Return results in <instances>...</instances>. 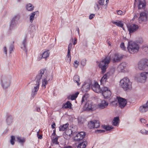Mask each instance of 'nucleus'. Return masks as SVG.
<instances>
[{
  "mask_svg": "<svg viewBox=\"0 0 148 148\" xmlns=\"http://www.w3.org/2000/svg\"><path fill=\"white\" fill-rule=\"evenodd\" d=\"M44 71L42 70L41 71L40 74L39 75H37L34 81L31 83H33L32 84V86L34 88L32 89V95L33 97L37 94V92L39 89L40 81L41 79L42 75L44 74Z\"/></svg>",
  "mask_w": 148,
  "mask_h": 148,
  "instance_id": "nucleus-1",
  "label": "nucleus"
},
{
  "mask_svg": "<svg viewBox=\"0 0 148 148\" xmlns=\"http://www.w3.org/2000/svg\"><path fill=\"white\" fill-rule=\"evenodd\" d=\"M111 60L110 56H106L105 58H102L99 63V66L101 70V73L103 74L106 71V69L108 66V64Z\"/></svg>",
  "mask_w": 148,
  "mask_h": 148,
  "instance_id": "nucleus-2",
  "label": "nucleus"
},
{
  "mask_svg": "<svg viewBox=\"0 0 148 148\" xmlns=\"http://www.w3.org/2000/svg\"><path fill=\"white\" fill-rule=\"evenodd\" d=\"M120 84L125 91H128L132 89V83L127 77H125L121 80Z\"/></svg>",
  "mask_w": 148,
  "mask_h": 148,
  "instance_id": "nucleus-3",
  "label": "nucleus"
},
{
  "mask_svg": "<svg viewBox=\"0 0 148 148\" xmlns=\"http://www.w3.org/2000/svg\"><path fill=\"white\" fill-rule=\"evenodd\" d=\"M136 68L140 71L148 70V59L147 58H143L138 62Z\"/></svg>",
  "mask_w": 148,
  "mask_h": 148,
  "instance_id": "nucleus-4",
  "label": "nucleus"
},
{
  "mask_svg": "<svg viewBox=\"0 0 148 148\" xmlns=\"http://www.w3.org/2000/svg\"><path fill=\"white\" fill-rule=\"evenodd\" d=\"M127 50L131 54L137 53L139 49V47L138 44L135 42L130 41L128 42Z\"/></svg>",
  "mask_w": 148,
  "mask_h": 148,
  "instance_id": "nucleus-5",
  "label": "nucleus"
},
{
  "mask_svg": "<svg viewBox=\"0 0 148 148\" xmlns=\"http://www.w3.org/2000/svg\"><path fill=\"white\" fill-rule=\"evenodd\" d=\"M100 125L99 121L94 120L90 121L88 122V127L90 129L97 128L100 127Z\"/></svg>",
  "mask_w": 148,
  "mask_h": 148,
  "instance_id": "nucleus-6",
  "label": "nucleus"
},
{
  "mask_svg": "<svg viewBox=\"0 0 148 148\" xmlns=\"http://www.w3.org/2000/svg\"><path fill=\"white\" fill-rule=\"evenodd\" d=\"M102 93L103 96L105 99L109 98L111 95V92L108 88L106 87H103L102 88Z\"/></svg>",
  "mask_w": 148,
  "mask_h": 148,
  "instance_id": "nucleus-7",
  "label": "nucleus"
},
{
  "mask_svg": "<svg viewBox=\"0 0 148 148\" xmlns=\"http://www.w3.org/2000/svg\"><path fill=\"white\" fill-rule=\"evenodd\" d=\"M94 105L91 101H88L83 107L84 110L86 111L93 110L94 109Z\"/></svg>",
  "mask_w": 148,
  "mask_h": 148,
  "instance_id": "nucleus-8",
  "label": "nucleus"
},
{
  "mask_svg": "<svg viewBox=\"0 0 148 148\" xmlns=\"http://www.w3.org/2000/svg\"><path fill=\"white\" fill-rule=\"evenodd\" d=\"M86 133L84 132H81L76 134L75 132L74 139L75 141H79L82 140L85 137Z\"/></svg>",
  "mask_w": 148,
  "mask_h": 148,
  "instance_id": "nucleus-9",
  "label": "nucleus"
},
{
  "mask_svg": "<svg viewBox=\"0 0 148 148\" xmlns=\"http://www.w3.org/2000/svg\"><path fill=\"white\" fill-rule=\"evenodd\" d=\"M42 70L44 71V74H42V76L41 77V78L42 77V86L44 87V88H45L46 87V85L48 83V82L47 80V75H46V70L45 69L40 70L39 72V73L37 75H40V74L41 71Z\"/></svg>",
  "mask_w": 148,
  "mask_h": 148,
  "instance_id": "nucleus-10",
  "label": "nucleus"
},
{
  "mask_svg": "<svg viewBox=\"0 0 148 148\" xmlns=\"http://www.w3.org/2000/svg\"><path fill=\"white\" fill-rule=\"evenodd\" d=\"M123 57V55L119 53H115L112 57V61L113 63L121 61Z\"/></svg>",
  "mask_w": 148,
  "mask_h": 148,
  "instance_id": "nucleus-11",
  "label": "nucleus"
},
{
  "mask_svg": "<svg viewBox=\"0 0 148 148\" xmlns=\"http://www.w3.org/2000/svg\"><path fill=\"white\" fill-rule=\"evenodd\" d=\"M116 98L117 99L119 107L121 108H123L126 105L127 101L125 99L121 97H117Z\"/></svg>",
  "mask_w": 148,
  "mask_h": 148,
  "instance_id": "nucleus-12",
  "label": "nucleus"
},
{
  "mask_svg": "<svg viewBox=\"0 0 148 148\" xmlns=\"http://www.w3.org/2000/svg\"><path fill=\"white\" fill-rule=\"evenodd\" d=\"M147 78V72H142L140 76L138 78V81L140 82H144Z\"/></svg>",
  "mask_w": 148,
  "mask_h": 148,
  "instance_id": "nucleus-13",
  "label": "nucleus"
},
{
  "mask_svg": "<svg viewBox=\"0 0 148 148\" xmlns=\"http://www.w3.org/2000/svg\"><path fill=\"white\" fill-rule=\"evenodd\" d=\"M128 30L130 33H132L138 30L139 27L137 25L132 24L127 25Z\"/></svg>",
  "mask_w": 148,
  "mask_h": 148,
  "instance_id": "nucleus-14",
  "label": "nucleus"
},
{
  "mask_svg": "<svg viewBox=\"0 0 148 148\" xmlns=\"http://www.w3.org/2000/svg\"><path fill=\"white\" fill-rule=\"evenodd\" d=\"M75 132H73L71 129L66 130L64 134V137L66 139H69L74 134Z\"/></svg>",
  "mask_w": 148,
  "mask_h": 148,
  "instance_id": "nucleus-15",
  "label": "nucleus"
},
{
  "mask_svg": "<svg viewBox=\"0 0 148 148\" xmlns=\"http://www.w3.org/2000/svg\"><path fill=\"white\" fill-rule=\"evenodd\" d=\"M147 13L146 12H143L140 14V16L139 18V21H145L147 20Z\"/></svg>",
  "mask_w": 148,
  "mask_h": 148,
  "instance_id": "nucleus-16",
  "label": "nucleus"
},
{
  "mask_svg": "<svg viewBox=\"0 0 148 148\" xmlns=\"http://www.w3.org/2000/svg\"><path fill=\"white\" fill-rule=\"evenodd\" d=\"M1 84L3 88H7L9 85L8 80L7 79V78L5 76L2 77Z\"/></svg>",
  "mask_w": 148,
  "mask_h": 148,
  "instance_id": "nucleus-17",
  "label": "nucleus"
},
{
  "mask_svg": "<svg viewBox=\"0 0 148 148\" xmlns=\"http://www.w3.org/2000/svg\"><path fill=\"white\" fill-rule=\"evenodd\" d=\"M91 88L94 92L97 93H101L102 91V88H100L99 85L97 82H95L93 86H92Z\"/></svg>",
  "mask_w": 148,
  "mask_h": 148,
  "instance_id": "nucleus-18",
  "label": "nucleus"
},
{
  "mask_svg": "<svg viewBox=\"0 0 148 148\" xmlns=\"http://www.w3.org/2000/svg\"><path fill=\"white\" fill-rule=\"evenodd\" d=\"M140 112L142 113L145 112L148 110V101L146 103L140 106L139 109Z\"/></svg>",
  "mask_w": 148,
  "mask_h": 148,
  "instance_id": "nucleus-19",
  "label": "nucleus"
},
{
  "mask_svg": "<svg viewBox=\"0 0 148 148\" xmlns=\"http://www.w3.org/2000/svg\"><path fill=\"white\" fill-rule=\"evenodd\" d=\"M90 84L84 82L82 86V89L83 92H87L90 89Z\"/></svg>",
  "mask_w": 148,
  "mask_h": 148,
  "instance_id": "nucleus-20",
  "label": "nucleus"
},
{
  "mask_svg": "<svg viewBox=\"0 0 148 148\" xmlns=\"http://www.w3.org/2000/svg\"><path fill=\"white\" fill-rule=\"evenodd\" d=\"M108 103L105 100H102L100 103L98 104L99 107L101 109H103L105 108L108 106Z\"/></svg>",
  "mask_w": 148,
  "mask_h": 148,
  "instance_id": "nucleus-21",
  "label": "nucleus"
},
{
  "mask_svg": "<svg viewBox=\"0 0 148 148\" xmlns=\"http://www.w3.org/2000/svg\"><path fill=\"white\" fill-rule=\"evenodd\" d=\"M126 64L125 62H122L121 63L117 68V70L119 72H122L126 67Z\"/></svg>",
  "mask_w": 148,
  "mask_h": 148,
  "instance_id": "nucleus-22",
  "label": "nucleus"
},
{
  "mask_svg": "<svg viewBox=\"0 0 148 148\" xmlns=\"http://www.w3.org/2000/svg\"><path fill=\"white\" fill-rule=\"evenodd\" d=\"M146 2L145 0H139L138 8L141 9L144 8L146 6Z\"/></svg>",
  "mask_w": 148,
  "mask_h": 148,
  "instance_id": "nucleus-23",
  "label": "nucleus"
},
{
  "mask_svg": "<svg viewBox=\"0 0 148 148\" xmlns=\"http://www.w3.org/2000/svg\"><path fill=\"white\" fill-rule=\"evenodd\" d=\"M38 11H36L33 12L29 15V20L30 22L32 23L34 18L35 15L37 13L38 14Z\"/></svg>",
  "mask_w": 148,
  "mask_h": 148,
  "instance_id": "nucleus-24",
  "label": "nucleus"
},
{
  "mask_svg": "<svg viewBox=\"0 0 148 148\" xmlns=\"http://www.w3.org/2000/svg\"><path fill=\"white\" fill-rule=\"evenodd\" d=\"M34 6L31 3H29L26 5V10L29 11H32L34 10Z\"/></svg>",
  "mask_w": 148,
  "mask_h": 148,
  "instance_id": "nucleus-25",
  "label": "nucleus"
},
{
  "mask_svg": "<svg viewBox=\"0 0 148 148\" xmlns=\"http://www.w3.org/2000/svg\"><path fill=\"white\" fill-rule=\"evenodd\" d=\"M119 117H114L112 121V125L114 126H116L119 124Z\"/></svg>",
  "mask_w": 148,
  "mask_h": 148,
  "instance_id": "nucleus-26",
  "label": "nucleus"
},
{
  "mask_svg": "<svg viewBox=\"0 0 148 148\" xmlns=\"http://www.w3.org/2000/svg\"><path fill=\"white\" fill-rule=\"evenodd\" d=\"M49 53H48V51H44L42 55L41 58H38V60H40L42 58H46L47 57L49 56Z\"/></svg>",
  "mask_w": 148,
  "mask_h": 148,
  "instance_id": "nucleus-27",
  "label": "nucleus"
},
{
  "mask_svg": "<svg viewBox=\"0 0 148 148\" xmlns=\"http://www.w3.org/2000/svg\"><path fill=\"white\" fill-rule=\"evenodd\" d=\"M87 143L86 141L83 142L79 144L77 146V148H85Z\"/></svg>",
  "mask_w": 148,
  "mask_h": 148,
  "instance_id": "nucleus-28",
  "label": "nucleus"
},
{
  "mask_svg": "<svg viewBox=\"0 0 148 148\" xmlns=\"http://www.w3.org/2000/svg\"><path fill=\"white\" fill-rule=\"evenodd\" d=\"M68 125L69 124L66 123L62 126H60L59 127L60 131H64L66 129Z\"/></svg>",
  "mask_w": 148,
  "mask_h": 148,
  "instance_id": "nucleus-29",
  "label": "nucleus"
},
{
  "mask_svg": "<svg viewBox=\"0 0 148 148\" xmlns=\"http://www.w3.org/2000/svg\"><path fill=\"white\" fill-rule=\"evenodd\" d=\"M109 1V0H99V3L100 5H106Z\"/></svg>",
  "mask_w": 148,
  "mask_h": 148,
  "instance_id": "nucleus-30",
  "label": "nucleus"
},
{
  "mask_svg": "<svg viewBox=\"0 0 148 148\" xmlns=\"http://www.w3.org/2000/svg\"><path fill=\"white\" fill-rule=\"evenodd\" d=\"M72 104L69 101L67 102L63 106V107L65 108H71Z\"/></svg>",
  "mask_w": 148,
  "mask_h": 148,
  "instance_id": "nucleus-31",
  "label": "nucleus"
},
{
  "mask_svg": "<svg viewBox=\"0 0 148 148\" xmlns=\"http://www.w3.org/2000/svg\"><path fill=\"white\" fill-rule=\"evenodd\" d=\"M26 41L27 40L26 38H25L22 42V45H23V47L22 46L21 47V48L24 51H25L26 50Z\"/></svg>",
  "mask_w": 148,
  "mask_h": 148,
  "instance_id": "nucleus-32",
  "label": "nucleus"
},
{
  "mask_svg": "<svg viewBox=\"0 0 148 148\" xmlns=\"http://www.w3.org/2000/svg\"><path fill=\"white\" fill-rule=\"evenodd\" d=\"M16 22L11 20L10 25V29L11 30L12 29L16 26Z\"/></svg>",
  "mask_w": 148,
  "mask_h": 148,
  "instance_id": "nucleus-33",
  "label": "nucleus"
},
{
  "mask_svg": "<svg viewBox=\"0 0 148 148\" xmlns=\"http://www.w3.org/2000/svg\"><path fill=\"white\" fill-rule=\"evenodd\" d=\"M73 80L77 83V85L79 86L80 84L79 82L80 81L79 76L77 75H75L73 78Z\"/></svg>",
  "mask_w": 148,
  "mask_h": 148,
  "instance_id": "nucleus-34",
  "label": "nucleus"
},
{
  "mask_svg": "<svg viewBox=\"0 0 148 148\" xmlns=\"http://www.w3.org/2000/svg\"><path fill=\"white\" fill-rule=\"evenodd\" d=\"M112 23L115 24L117 26L121 27H122L123 26V24L120 21H119L118 22L113 21L112 22Z\"/></svg>",
  "mask_w": 148,
  "mask_h": 148,
  "instance_id": "nucleus-35",
  "label": "nucleus"
},
{
  "mask_svg": "<svg viewBox=\"0 0 148 148\" xmlns=\"http://www.w3.org/2000/svg\"><path fill=\"white\" fill-rule=\"evenodd\" d=\"M107 79V74H105L104 75L103 77L101 78L100 80V82L101 84H103L105 82H106Z\"/></svg>",
  "mask_w": 148,
  "mask_h": 148,
  "instance_id": "nucleus-36",
  "label": "nucleus"
},
{
  "mask_svg": "<svg viewBox=\"0 0 148 148\" xmlns=\"http://www.w3.org/2000/svg\"><path fill=\"white\" fill-rule=\"evenodd\" d=\"M70 51H71L68 50L67 54L66 56V57L68 58L67 59L66 61H67L69 63L70 62L71 59Z\"/></svg>",
  "mask_w": 148,
  "mask_h": 148,
  "instance_id": "nucleus-37",
  "label": "nucleus"
},
{
  "mask_svg": "<svg viewBox=\"0 0 148 148\" xmlns=\"http://www.w3.org/2000/svg\"><path fill=\"white\" fill-rule=\"evenodd\" d=\"M6 122L9 125L12 122V118L11 116H9L7 117Z\"/></svg>",
  "mask_w": 148,
  "mask_h": 148,
  "instance_id": "nucleus-38",
  "label": "nucleus"
},
{
  "mask_svg": "<svg viewBox=\"0 0 148 148\" xmlns=\"http://www.w3.org/2000/svg\"><path fill=\"white\" fill-rule=\"evenodd\" d=\"M20 16L19 14L16 15L14 16L12 21L17 22L20 18Z\"/></svg>",
  "mask_w": 148,
  "mask_h": 148,
  "instance_id": "nucleus-39",
  "label": "nucleus"
},
{
  "mask_svg": "<svg viewBox=\"0 0 148 148\" xmlns=\"http://www.w3.org/2000/svg\"><path fill=\"white\" fill-rule=\"evenodd\" d=\"M17 139L18 142L21 143H23L25 141V140L24 138H22L21 137H17Z\"/></svg>",
  "mask_w": 148,
  "mask_h": 148,
  "instance_id": "nucleus-40",
  "label": "nucleus"
},
{
  "mask_svg": "<svg viewBox=\"0 0 148 148\" xmlns=\"http://www.w3.org/2000/svg\"><path fill=\"white\" fill-rule=\"evenodd\" d=\"M113 127L112 126H109V125H104L103 126V128L107 131H109L111 129H113Z\"/></svg>",
  "mask_w": 148,
  "mask_h": 148,
  "instance_id": "nucleus-41",
  "label": "nucleus"
},
{
  "mask_svg": "<svg viewBox=\"0 0 148 148\" xmlns=\"http://www.w3.org/2000/svg\"><path fill=\"white\" fill-rule=\"evenodd\" d=\"M59 136H57L56 137L54 138L53 137V139L52 140V142L53 144H58L59 142H58V139Z\"/></svg>",
  "mask_w": 148,
  "mask_h": 148,
  "instance_id": "nucleus-42",
  "label": "nucleus"
},
{
  "mask_svg": "<svg viewBox=\"0 0 148 148\" xmlns=\"http://www.w3.org/2000/svg\"><path fill=\"white\" fill-rule=\"evenodd\" d=\"M142 49L145 52L148 53V46L144 45L142 47Z\"/></svg>",
  "mask_w": 148,
  "mask_h": 148,
  "instance_id": "nucleus-43",
  "label": "nucleus"
},
{
  "mask_svg": "<svg viewBox=\"0 0 148 148\" xmlns=\"http://www.w3.org/2000/svg\"><path fill=\"white\" fill-rule=\"evenodd\" d=\"M87 97L85 95H84L82 97L81 101L82 104L85 103L87 101Z\"/></svg>",
  "mask_w": 148,
  "mask_h": 148,
  "instance_id": "nucleus-44",
  "label": "nucleus"
},
{
  "mask_svg": "<svg viewBox=\"0 0 148 148\" xmlns=\"http://www.w3.org/2000/svg\"><path fill=\"white\" fill-rule=\"evenodd\" d=\"M14 49V46L13 44H11L9 47V53H11Z\"/></svg>",
  "mask_w": 148,
  "mask_h": 148,
  "instance_id": "nucleus-45",
  "label": "nucleus"
},
{
  "mask_svg": "<svg viewBox=\"0 0 148 148\" xmlns=\"http://www.w3.org/2000/svg\"><path fill=\"white\" fill-rule=\"evenodd\" d=\"M11 139L10 140V143L12 145H14V141L15 139V137L14 136H12L11 137Z\"/></svg>",
  "mask_w": 148,
  "mask_h": 148,
  "instance_id": "nucleus-46",
  "label": "nucleus"
},
{
  "mask_svg": "<svg viewBox=\"0 0 148 148\" xmlns=\"http://www.w3.org/2000/svg\"><path fill=\"white\" fill-rule=\"evenodd\" d=\"M140 132L143 134L146 135L147 134L148 131L146 130L145 129H143L140 130Z\"/></svg>",
  "mask_w": 148,
  "mask_h": 148,
  "instance_id": "nucleus-47",
  "label": "nucleus"
},
{
  "mask_svg": "<svg viewBox=\"0 0 148 148\" xmlns=\"http://www.w3.org/2000/svg\"><path fill=\"white\" fill-rule=\"evenodd\" d=\"M121 48L123 50H125L126 49V48L125 46L124 43V42H122L120 45Z\"/></svg>",
  "mask_w": 148,
  "mask_h": 148,
  "instance_id": "nucleus-48",
  "label": "nucleus"
},
{
  "mask_svg": "<svg viewBox=\"0 0 148 148\" xmlns=\"http://www.w3.org/2000/svg\"><path fill=\"white\" fill-rule=\"evenodd\" d=\"M125 12H123L121 10H119L117 11V14L119 15H124L125 14Z\"/></svg>",
  "mask_w": 148,
  "mask_h": 148,
  "instance_id": "nucleus-49",
  "label": "nucleus"
},
{
  "mask_svg": "<svg viewBox=\"0 0 148 148\" xmlns=\"http://www.w3.org/2000/svg\"><path fill=\"white\" fill-rule=\"evenodd\" d=\"M95 8V10H98L99 8V5L98 4L96 3L94 6Z\"/></svg>",
  "mask_w": 148,
  "mask_h": 148,
  "instance_id": "nucleus-50",
  "label": "nucleus"
},
{
  "mask_svg": "<svg viewBox=\"0 0 148 148\" xmlns=\"http://www.w3.org/2000/svg\"><path fill=\"white\" fill-rule=\"evenodd\" d=\"M72 43H70L68 46V50H69V51H71V50L72 49Z\"/></svg>",
  "mask_w": 148,
  "mask_h": 148,
  "instance_id": "nucleus-51",
  "label": "nucleus"
},
{
  "mask_svg": "<svg viewBox=\"0 0 148 148\" xmlns=\"http://www.w3.org/2000/svg\"><path fill=\"white\" fill-rule=\"evenodd\" d=\"M86 63V60L84 59L82 60L81 62V64L83 66H84L85 65Z\"/></svg>",
  "mask_w": 148,
  "mask_h": 148,
  "instance_id": "nucleus-52",
  "label": "nucleus"
},
{
  "mask_svg": "<svg viewBox=\"0 0 148 148\" xmlns=\"http://www.w3.org/2000/svg\"><path fill=\"white\" fill-rule=\"evenodd\" d=\"M79 62L76 60L74 62V67L77 68L78 66Z\"/></svg>",
  "mask_w": 148,
  "mask_h": 148,
  "instance_id": "nucleus-53",
  "label": "nucleus"
},
{
  "mask_svg": "<svg viewBox=\"0 0 148 148\" xmlns=\"http://www.w3.org/2000/svg\"><path fill=\"white\" fill-rule=\"evenodd\" d=\"M105 132V130H97L96 131V132L99 133H103Z\"/></svg>",
  "mask_w": 148,
  "mask_h": 148,
  "instance_id": "nucleus-54",
  "label": "nucleus"
},
{
  "mask_svg": "<svg viewBox=\"0 0 148 148\" xmlns=\"http://www.w3.org/2000/svg\"><path fill=\"white\" fill-rule=\"evenodd\" d=\"M95 16V14H92L90 15L89 16V18L90 19H92Z\"/></svg>",
  "mask_w": 148,
  "mask_h": 148,
  "instance_id": "nucleus-55",
  "label": "nucleus"
},
{
  "mask_svg": "<svg viewBox=\"0 0 148 148\" xmlns=\"http://www.w3.org/2000/svg\"><path fill=\"white\" fill-rule=\"evenodd\" d=\"M39 131L38 132H37V136H38V137L39 138H40V139H41L42 138V135H39Z\"/></svg>",
  "mask_w": 148,
  "mask_h": 148,
  "instance_id": "nucleus-56",
  "label": "nucleus"
},
{
  "mask_svg": "<svg viewBox=\"0 0 148 148\" xmlns=\"http://www.w3.org/2000/svg\"><path fill=\"white\" fill-rule=\"evenodd\" d=\"M140 121L142 123H145L146 122V120L145 119H141Z\"/></svg>",
  "mask_w": 148,
  "mask_h": 148,
  "instance_id": "nucleus-57",
  "label": "nucleus"
},
{
  "mask_svg": "<svg viewBox=\"0 0 148 148\" xmlns=\"http://www.w3.org/2000/svg\"><path fill=\"white\" fill-rule=\"evenodd\" d=\"M56 126V124L54 122H53L52 124L51 125V127L53 129L55 128Z\"/></svg>",
  "mask_w": 148,
  "mask_h": 148,
  "instance_id": "nucleus-58",
  "label": "nucleus"
},
{
  "mask_svg": "<svg viewBox=\"0 0 148 148\" xmlns=\"http://www.w3.org/2000/svg\"><path fill=\"white\" fill-rule=\"evenodd\" d=\"M3 51L6 54L7 53V49L6 47L5 46L4 48Z\"/></svg>",
  "mask_w": 148,
  "mask_h": 148,
  "instance_id": "nucleus-59",
  "label": "nucleus"
},
{
  "mask_svg": "<svg viewBox=\"0 0 148 148\" xmlns=\"http://www.w3.org/2000/svg\"><path fill=\"white\" fill-rule=\"evenodd\" d=\"M76 98L75 97V96L73 94L71 96V99L72 100H74Z\"/></svg>",
  "mask_w": 148,
  "mask_h": 148,
  "instance_id": "nucleus-60",
  "label": "nucleus"
},
{
  "mask_svg": "<svg viewBox=\"0 0 148 148\" xmlns=\"http://www.w3.org/2000/svg\"><path fill=\"white\" fill-rule=\"evenodd\" d=\"M79 93V92H77L75 93L74 94H73V95L75 96V97H76V98L77 97Z\"/></svg>",
  "mask_w": 148,
  "mask_h": 148,
  "instance_id": "nucleus-61",
  "label": "nucleus"
},
{
  "mask_svg": "<svg viewBox=\"0 0 148 148\" xmlns=\"http://www.w3.org/2000/svg\"><path fill=\"white\" fill-rule=\"evenodd\" d=\"M36 111L38 112H39L40 111V108L37 107Z\"/></svg>",
  "mask_w": 148,
  "mask_h": 148,
  "instance_id": "nucleus-62",
  "label": "nucleus"
},
{
  "mask_svg": "<svg viewBox=\"0 0 148 148\" xmlns=\"http://www.w3.org/2000/svg\"><path fill=\"white\" fill-rule=\"evenodd\" d=\"M110 100V102L111 103H112L113 102H116V103H117L116 99H115L114 100V101H111V99Z\"/></svg>",
  "mask_w": 148,
  "mask_h": 148,
  "instance_id": "nucleus-63",
  "label": "nucleus"
},
{
  "mask_svg": "<svg viewBox=\"0 0 148 148\" xmlns=\"http://www.w3.org/2000/svg\"><path fill=\"white\" fill-rule=\"evenodd\" d=\"M56 135V130H54L53 131V133L52 134V135L53 136H55Z\"/></svg>",
  "mask_w": 148,
  "mask_h": 148,
  "instance_id": "nucleus-64",
  "label": "nucleus"
}]
</instances>
